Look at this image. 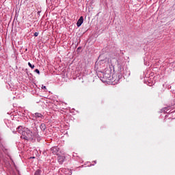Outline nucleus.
Listing matches in <instances>:
<instances>
[{
	"mask_svg": "<svg viewBox=\"0 0 175 175\" xmlns=\"http://www.w3.org/2000/svg\"><path fill=\"white\" fill-rule=\"evenodd\" d=\"M33 136V133L31 131V130L26 129L25 131L22 132L21 139H24L25 140H29V139H31Z\"/></svg>",
	"mask_w": 175,
	"mask_h": 175,
	"instance_id": "nucleus-1",
	"label": "nucleus"
},
{
	"mask_svg": "<svg viewBox=\"0 0 175 175\" xmlns=\"http://www.w3.org/2000/svg\"><path fill=\"white\" fill-rule=\"evenodd\" d=\"M51 151L54 155H59V148L53 147L51 148Z\"/></svg>",
	"mask_w": 175,
	"mask_h": 175,
	"instance_id": "nucleus-2",
	"label": "nucleus"
},
{
	"mask_svg": "<svg viewBox=\"0 0 175 175\" xmlns=\"http://www.w3.org/2000/svg\"><path fill=\"white\" fill-rule=\"evenodd\" d=\"M83 23H84V18L83 16H81L77 23V26L81 27Z\"/></svg>",
	"mask_w": 175,
	"mask_h": 175,
	"instance_id": "nucleus-3",
	"label": "nucleus"
},
{
	"mask_svg": "<svg viewBox=\"0 0 175 175\" xmlns=\"http://www.w3.org/2000/svg\"><path fill=\"white\" fill-rule=\"evenodd\" d=\"M104 79H106V80H111V75H110V73L105 72L103 75Z\"/></svg>",
	"mask_w": 175,
	"mask_h": 175,
	"instance_id": "nucleus-4",
	"label": "nucleus"
},
{
	"mask_svg": "<svg viewBox=\"0 0 175 175\" xmlns=\"http://www.w3.org/2000/svg\"><path fill=\"white\" fill-rule=\"evenodd\" d=\"M57 161L60 163H64V161H65V156H58Z\"/></svg>",
	"mask_w": 175,
	"mask_h": 175,
	"instance_id": "nucleus-5",
	"label": "nucleus"
},
{
	"mask_svg": "<svg viewBox=\"0 0 175 175\" xmlns=\"http://www.w3.org/2000/svg\"><path fill=\"white\" fill-rule=\"evenodd\" d=\"M33 117L34 118H42V117H43V115H42V113H36L33 114Z\"/></svg>",
	"mask_w": 175,
	"mask_h": 175,
	"instance_id": "nucleus-6",
	"label": "nucleus"
},
{
	"mask_svg": "<svg viewBox=\"0 0 175 175\" xmlns=\"http://www.w3.org/2000/svg\"><path fill=\"white\" fill-rule=\"evenodd\" d=\"M17 132H18L19 133H22L23 132H24V129L23 128V126H19L16 128Z\"/></svg>",
	"mask_w": 175,
	"mask_h": 175,
	"instance_id": "nucleus-7",
	"label": "nucleus"
},
{
	"mask_svg": "<svg viewBox=\"0 0 175 175\" xmlns=\"http://www.w3.org/2000/svg\"><path fill=\"white\" fill-rule=\"evenodd\" d=\"M40 128L42 131H46V124H44V123L41 124V125L40 126Z\"/></svg>",
	"mask_w": 175,
	"mask_h": 175,
	"instance_id": "nucleus-8",
	"label": "nucleus"
},
{
	"mask_svg": "<svg viewBox=\"0 0 175 175\" xmlns=\"http://www.w3.org/2000/svg\"><path fill=\"white\" fill-rule=\"evenodd\" d=\"M28 65H29V68H31L32 69H33V68H35V65H32V64H31V62H29V63H28Z\"/></svg>",
	"mask_w": 175,
	"mask_h": 175,
	"instance_id": "nucleus-9",
	"label": "nucleus"
},
{
	"mask_svg": "<svg viewBox=\"0 0 175 175\" xmlns=\"http://www.w3.org/2000/svg\"><path fill=\"white\" fill-rule=\"evenodd\" d=\"M34 175H40V171L39 170H36Z\"/></svg>",
	"mask_w": 175,
	"mask_h": 175,
	"instance_id": "nucleus-10",
	"label": "nucleus"
},
{
	"mask_svg": "<svg viewBox=\"0 0 175 175\" xmlns=\"http://www.w3.org/2000/svg\"><path fill=\"white\" fill-rule=\"evenodd\" d=\"M35 72H36V73H38V75H40V71H39L38 69H36V70H35Z\"/></svg>",
	"mask_w": 175,
	"mask_h": 175,
	"instance_id": "nucleus-11",
	"label": "nucleus"
},
{
	"mask_svg": "<svg viewBox=\"0 0 175 175\" xmlns=\"http://www.w3.org/2000/svg\"><path fill=\"white\" fill-rule=\"evenodd\" d=\"M33 36H34L35 37H37V36H39V33L35 32L34 34H33Z\"/></svg>",
	"mask_w": 175,
	"mask_h": 175,
	"instance_id": "nucleus-12",
	"label": "nucleus"
},
{
	"mask_svg": "<svg viewBox=\"0 0 175 175\" xmlns=\"http://www.w3.org/2000/svg\"><path fill=\"white\" fill-rule=\"evenodd\" d=\"M42 90H46V86H43V85H42Z\"/></svg>",
	"mask_w": 175,
	"mask_h": 175,
	"instance_id": "nucleus-13",
	"label": "nucleus"
}]
</instances>
